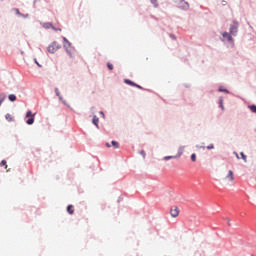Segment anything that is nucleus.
Returning a JSON list of instances; mask_svg holds the SVG:
<instances>
[{
    "label": "nucleus",
    "mask_w": 256,
    "mask_h": 256,
    "mask_svg": "<svg viewBox=\"0 0 256 256\" xmlns=\"http://www.w3.org/2000/svg\"><path fill=\"white\" fill-rule=\"evenodd\" d=\"M48 53H55L56 51H59V49H61V45L57 42H52L49 46H48Z\"/></svg>",
    "instance_id": "1"
},
{
    "label": "nucleus",
    "mask_w": 256,
    "mask_h": 256,
    "mask_svg": "<svg viewBox=\"0 0 256 256\" xmlns=\"http://www.w3.org/2000/svg\"><path fill=\"white\" fill-rule=\"evenodd\" d=\"M35 113L33 114L30 110L26 113V118H29L26 123L27 125H33L35 123Z\"/></svg>",
    "instance_id": "2"
},
{
    "label": "nucleus",
    "mask_w": 256,
    "mask_h": 256,
    "mask_svg": "<svg viewBox=\"0 0 256 256\" xmlns=\"http://www.w3.org/2000/svg\"><path fill=\"white\" fill-rule=\"evenodd\" d=\"M237 29H239V22H233L230 26V35H237Z\"/></svg>",
    "instance_id": "3"
},
{
    "label": "nucleus",
    "mask_w": 256,
    "mask_h": 256,
    "mask_svg": "<svg viewBox=\"0 0 256 256\" xmlns=\"http://www.w3.org/2000/svg\"><path fill=\"white\" fill-rule=\"evenodd\" d=\"M170 215L171 217H179V207L174 206L170 209Z\"/></svg>",
    "instance_id": "4"
},
{
    "label": "nucleus",
    "mask_w": 256,
    "mask_h": 256,
    "mask_svg": "<svg viewBox=\"0 0 256 256\" xmlns=\"http://www.w3.org/2000/svg\"><path fill=\"white\" fill-rule=\"evenodd\" d=\"M226 181H229L230 183H233L235 181V176L231 170L228 171V175L225 177Z\"/></svg>",
    "instance_id": "5"
},
{
    "label": "nucleus",
    "mask_w": 256,
    "mask_h": 256,
    "mask_svg": "<svg viewBox=\"0 0 256 256\" xmlns=\"http://www.w3.org/2000/svg\"><path fill=\"white\" fill-rule=\"evenodd\" d=\"M44 27H45V29H54L55 31H61V29H57V28H55V27H53V24H51V23H45L44 24Z\"/></svg>",
    "instance_id": "6"
},
{
    "label": "nucleus",
    "mask_w": 256,
    "mask_h": 256,
    "mask_svg": "<svg viewBox=\"0 0 256 256\" xmlns=\"http://www.w3.org/2000/svg\"><path fill=\"white\" fill-rule=\"evenodd\" d=\"M222 36L224 37V39H227L228 41H233V37H231V34H229V32H224Z\"/></svg>",
    "instance_id": "7"
},
{
    "label": "nucleus",
    "mask_w": 256,
    "mask_h": 256,
    "mask_svg": "<svg viewBox=\"0 0 256 256\" xmlns=\"http://www.w3.org/2000/svg\"><path fill=\"white\" fill-rule=\"evenodd\" d=\"M67 212L69 213V215H73V213H75L73 205L70 204L67 206Z\"/></svg>",
    "instance_id": "8"
},
{
    "label": "nucleus",
    "mask_w": 256,
    "mask_h": 256,
    "mask_svg": "<svg viewBox=\"0 0 256 256\" xmlns=\"http://www.w3.org/2000/svg\"><path fill=\"white\" fill-rule=\"evenodd\" d=\"M93 125H95L96 127H99V118L97 116L93 117L92 120Z\"/></svg>",
    "instance_id": "9"
},
{
    "label": "nucleus",
    "mask_w": 256,
    "mask_h": 256,
    "mask_svg": "<svg viewBox=\"0 0 256 256\" xmlns=\"http://www.w3.org/2000/svg\"><path fill=\"white\" fill-rule=\"evenodd\" d=\"M124 83H126L127 85H131V87H135V85H136L135 82H133V81H131V80H129V79H125V80H124Z\"/></svg>",
    "instance_id": "10"
},
{
    "label": "nucleus",
    "mask_w": 256,
    "mask_h": 256,
    "mask_svg": "<svg viewBox=\"0 0 256 256\" xmlns=\"http://www.w3.org/2000/svg\"><path fill=\"white\" fill-rule=\"evenodd\" d=\"M8 99H9V101H17V96H15L14 94H10L9 96H8Z\"/></svg>",
    "instance_id": "11"
},
{
    "label": "nucleus",
    "mask_w": 256,
    "mask_h": 256,
    "mask_svg": "<svg viewBox=\"0 0 256 256\" xmlns=\"http://www.w3.org/2000/svg\"><path fill=\"white\" fill-rule=\"evenodd\" d=\"M112 147H114V149H119V142L113 140L112 141Z\"/></svg>",
    "instance_id": "12"
},
{
    "label": "nucleus",
    "mask_w": 256,
    "mask_h": 256,
    "mask_svg": "<svg viewBox=\"0 0 256 256\" xmlns=\"http://www.w3.org/2000/svg\"><path fill=\"white\" fill-rule=\"evenodd\" d=\"M169 159H177V156H165L164 161H169Z\"/></svg>",
    "instance_id": "13"
},
{
    "label": "nucleus",
    "mask_w": 256,
    "mask_h": 256,
    "mask_svg": "<svg viewBox=\"0 0 256 256\" xmlns=\"http://www.w3.org/2000/svg\"><path fill=\"white\" fill-rule=\"evenodd\" d=\"M0 167H5V169H7V161L5 160H2L1 163H0Z\"/></svg>",
    "instance_id": "14"
},
{
    "label": "nucleus",
    "mask_w": 256,
    "mask_h": 256,
    "mask_svg": "<svg viewBox=\"0 0 256 256\" xmlns=\"http://www.w3.org/2000/svg\"><path fill=\"white\" fill-rule=\"evenodd\" d=\"M249 109L252 113H256V105L249 106Z\"/></svg>",
    "instance_id": "15"
},
{
    "label": "nucleus",
    "mask_w": 256,
    "mask_h": 256,
    "mask_svg": "<svg viewBox=\"0 0 256 256\" xmlns=\"http://www.w3.org/2000/svg\"><path fill=\"white\" fill-rule=\"evenodd\" d=\"M191 161H193V163H195V161H197V155L195 153H193L191 155Z\"/></svg>",
    "instance_id": "16"
},
{
    "label": "nucleus",
    "mask_w": 256,
    "mask_h": 256,
    "mask_svg": "<svg viewBox=\"0 0 256 256\" xmlns=\"http://www.w3.org/2000/svg\"><path fill=\"white\" fill-rule=\"evenodd\" d=\"M240 155H241L243 161H244L245 163H247V156L245 155V153L242 152V153H240Z\"/></svg>",
    "instance_id": "17"
},
{
    "label": "nucleus",
    "mask_w": 256,
    "mask_h": 256,
    "mask_svg": "<svg viewBox=\"0 0 256 256\" xmlns=\"http://www.w3.org/2000/svg\"><path fill=\"white\" fill-rule=\"evenodd\" d=\"M3 101H5V95L0 94V105H2Z\"/></svg>",
    "instance_id": "18"
},
{
    "label": "nucleus",
    "mask_w": 256,
    "mask_h": 256,
    "mask_svg": "<svg viewBox=\"0 0 256 256\" xmlns=\"http://www.w3.org/2000/svg\"><path fill=\"white\" fill-rule=\"evenodd\" d=\"M107 67L110 71H113V64H111V62L107 63Z\"/></svg>",
    "instance_id": "19"
},
{
    "label": "nucleus",
    "mask_w": 256,
    "mask_h": 256,
    "mask_svg": "<svg viewBox=\"0 0 256 256\" xmlns=\"http://www.w3.org/2000/svg\"><path fill=\"white\" fill-rule=\"evenodd\" d=\"M219 91H220L221 93H229V90L223 89V88H219Z\"/></svg>",
    "instance_id": "20"
},
{
    "label": "nucleus",
    "mask_w": 256,
    "mask_h": 256,
    "mask_svg": "<svg viewBox=\"0 0 256 256\" xmlns=\"http://www.w3.org/2000/svg\"><path fill=\"white\" fill-rule=\"evenodd\" d=\"M206 149H208V150L215 149V145L210 144V145H208V146L206 147Z\"/></svg>",
    "instance_id": "21"
},
{
    "label": "nucleus",
    "mask_w": 256,
    "mask_h": 256,
    "mask_svg": "<svg viewBox=\"0 0 256 256\" xmlns=\"http://www.w3.org/2000/svg\"><path fill=\"white\" fill-rule=\"evenodd\" d=\"M140 155H142L143 159H145V150L140 151Z\"/></svg>",
    "instance_id": "22"
},
{
    "label": "nucleus",
    "mask_w": 256,
    "mask_h": 256,
    "mask_svg": "<svg viewBox=\"0 0 256 256\" xmlns=\"http://www.w3.org/2000/svg\"><path fill=\"white\" fill-rule=\"evenodd\" d=\"M63 41H64L65 43H68V45H71V43L69 42V40H67V38L63 37Z\"/></svg>",
    "instance_id": "23"
},
{
    "label": "nucleus",
    "mask_w": 256,
    "mask_h": 256,
    "mask_svg": "<svg viewBox=\"0 0 256 256\" xmlns=\"http://www.w3.org/2000/svg\"><path fill=\"white\" fill-rule=\"evenodd\" d=\"M151 3H153V5H155V7H157V0H150Z\"/></svg>",
    "instance_id": "24"
},
{
    "label": "nucleus",
    "mask_w": 256,
    "mask_h": 256,
    "mask_svg": "<svg viewBox=\"0 0 256 256\" xmlns=\"http://www.w3.org/2000/svg\"><path fill=\"white\" fill-rule=\"evenodd\" d=\"M16 15H21V12H19V9H14Z\"/></svg>",
    "instance_id": "25"
},
{
    "label": "nucleus",
    "mask_w": 256,
    "mask_h": 256,
    "mask_svg": "<svg viewBox=\"0 0 256 256\" xmlns=\"http://www.w3.org/2000/svg\"><path fill=\"white\" fill-rule=\"evenodd\" d=\"M134 87H137V89H143V87L141 85L135 84Z\"/></svg>",
    "instance_id": "26"
},
{
    "label": "nucleus",
    "mask_w": 256,
    "mask_h": 256,
    "mask_svg": "<svg viewBox=\"0 0 256 256\" xmlns=\"http://www.w3.org/2000/svg\"><path fill=\"white\" fill-rule=\"evenodd\" d=\"M220 107L223 109V100H220Z\"/></svg>",
    "instance_id": "27"
},
{
    "label": "nucleus",
    "mask_w": 256,
    "mask_h": 256,
    "mask_svg": "<svg viewBox=\"0 0 256 256\" xmlns=\"http://www.w3.org/2000/svg\"><path fill=\"white\" fill-rule=\"evenodd\" d=\"M106 147L111 148V144L109 142H107Z\"/></svg>",
    "instance_id": "28"
},
{
    "label": "nucleus",
    "mask_w": 256,
    "mask_h": 256,
    "mask_svg": "<svg viewBox=\"0 0 256 256\" xmlns=\"http://www.w3.org/2000/svg\"><path fill=\"white\" fill-rule=\"evenodd\" d=\"M100 115H102V117H105V113L103 112H100Z\"/></svg>",
    "instance_id": "29"
},
{
    "label": "nucleus",
    "mask_w": 256,
    "mask_h": 256,
    "mask_svg": "<svg viewBox=\"0 0 256 256\" xmlns=\"http://www.w3.org/2000/svg\"><path fill=\"white\" fill-rule=\"evenodd\" d=\"M200 149H205V146H201Z\"/></svg>",
    "instance_id": "30"
},
{
    "label": "nucleus",
    "mask_w": 256,
    "mask_h": 256,
    "mask_svg": "<svg viewBox=\"0 0 256 256\" xmlns=\"http://www.w3.org/2000/svg\"><path fill=\"white\" fill-rule=\"evenodd\" d=\"M69 55H70V57H73V55L71 54V52H69Z\"/></svg>",
    "instance_id": "31"
},
{
    "label": "nucleus",
    "mask_w": 256,
    "mask_h": 256,
    "mask_svg": "<svg viewBox=\"0 0 256 256\" xmlns=\"http://www.w3.org/2000/svg\"><path fill=\"white\" fill-rule=\"evenodd\" d=\"M227 221H228V225H231V224H229V223H230V220H229V219H227Z\"/></svg>",
    "instance_id": "32"
}]
</instances>
